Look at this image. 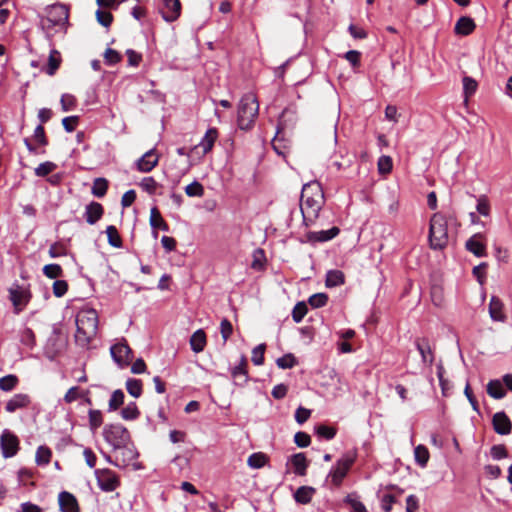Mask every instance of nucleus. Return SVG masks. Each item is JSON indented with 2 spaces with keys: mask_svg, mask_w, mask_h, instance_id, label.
I'll list each match as a JSON object with an SVG mask.
<instances>
[{
  "mask_svg": "<svg viewBox=\"0 0 512 512\" xmlns=\"http://www.w3.org/2000/svg\"><path fill=\"white\" fill-rule=\"evenodd\" d=\"M163 8L160 10L161 16L164 21L172 23L176 21L181 15V2L180 0H162Z\"/></svg>",
  "mask_w": 512,
  "mask_h": 512,
  "instance_id": "ddd939ff",
  "label": "nucleus"
},
{
  "mask_svg": "<svg viewBox=\"0 0 512 512\" xmlns=\"http://www.w3.org/2000/svg\"><path fill=\"white\" fill-rule=\"evenodd\" d=\"M95 477L98 487L103 492H113L120 486L119 476L111 469H96Z\"/></svg>",
  "mask_w": 512,
  "mask_h": 512,
  "instance_id": "6e6552de",
  "label": "nucleus"
},
{
  "mask_svg": "<svg viewBox=\"0 0 512 512\" xmlns=\"http://www.w3.org/2000/svg\"><path fill=\"white\" fill-rule=\"evenodd\" d=\"M328 302V296L325 293H316L309 297L308 303L313 308H321L325 306Z\"/></svg>",
  "mask_w": 512,
  "mask_h": 512,
  "instance_id": "6e6d98bb",
  "label": "nucleus"
},
{
  "mask_svg": "<svg viewBox=\"0 0 512 512\" xmlns=\"http://www.w3.org/2000/svg\"><path fill=\"white\" fill-rule=\"evenodd\" d=\"M293 472L299 476H305L309 462L304 453H296L290 457Z\"/></svg>",
  "mask_w": 512,
  "mask_h": 512,
  "instance_id": "b1692460",
  "label": "nucleus"
},
{
  "mask_svg": "<svg viewBox=\"0 0 512 512\" xmlns=\"http://www.w3.org/2000/svg\"><path fill=\"white\" fill-rule=\"evenodd\" d=\"M218 136V130L215 127L209 128L200 143L195 146V149L201 148L203 155L209 153L218 139Z\"/></svg>",
  "mask_w": 512,
  "mask_h": 512,
  "instance_id": "5701e85b",
  "label": "nucleus"
},
{
  "mask_svg": "<svg viewBox=\"0 0 512 512\" xmlns=\"http://www.w3.org/2000/svg\"><path fill=\"white\" fill-rule=\"evenodd\" d=\"M98 330V314L93 308L80 310L76 315L75 342L78 346H89Z\"/></svg>",
  "mask_w": 512,
  "mask_h": 512,
  "instance_id": "f03ea898",
  "label": "nucleus"
},
{
  "mask_svg": "<svg viewBox=\"0 0 512 512\" xmlns=\"http://www.w3.org/2000/svg\"><path fill=\"white\" fill-rule=\"evenodd\" d=\"M58 502L61 512H79V505L76 497L67 491L59 493Z\"/></svg>",
  "mask_w": 512,
  "mask_h": 512,
  "instance_id": "412c9836",
  "label": "nucleus"
},
{
  "mask_svg": "<svg viewBox=\"0 0 512 512\" xmlns=\"http://www.w3.org/2000/svg\"><path fill=\"white\" fill-rule=\"evenodd\" d=\"M108 190V181L105 178H96L92 186V194L98 198L106 195Z\"/></svg>",
  "mask_w": 512,
  "mask_h": 512,
  "instance_id": "e433bc0d",
  "label": "nucleus"
},
{
  "mask_svg": "<svg viewBox=\"0 0 512 512\" xmlns=\"http://www.w3.org/2000/svg\"><path fill=\"white\" fill-rule=\"evenodd\" d=\"M449 242L448 222L442 213H435L430 219L429 244L433 250L444 249Z\"/></svg>",
  "mask_w": 512,
  "mask_h": 512,
  "instance_id": "7ed1b4c3",
  "label": "nucleus"
},
{
  "mask_svg": "<svg viewBox=\"0 0 512 512\" xmlns=\"http://www.w3.org/2000/svg\"><path fill=\"white\" fill-rule=\"evenodd\" d=\"M68 290V284L65 280H56L53 283V294L56 297H62Z\"/></svg>",
  "mask_w": 512,
  "mask_h": 512,
  "instance_id": "338daca9",
  "label": "nucleus"
},
{
  "mask_svg": "<svg viewBox=\"0 0 512 512\" xmlns=\"http://www.w3.org/2000/svg\"><path fill=\"white\" fill-rule=\"evenodd\" d=\"M266 345L259 344L252 350V362L256 366H260L264 363V353H265Z\"/></svg>",
  "mask_w": 512,
  "mask_h": 512,
  "instance_id": "4d7b16f0",
  "label": "nucleus"
},
{
  "mask_svg": "<svg viewBox=\"0 0 512 512\" xmlns=\"http://www.w3.org/2000/svg\"><path fill=\"white\" fill-rule=\"evenodd\" d=\"M110 353L113 360L120 366L123 367L129 364L131 360L132 350L127 344V341L122 338L121 341L114 344L110 348Z\"/></svg>",
  "mask_w": 512,
  "mask_h": 512,
  "instance_id": "9b49d317",
  "label": "nucleus"
},
{
  "mask_svg": "<svg viewBox=\"0 0 512 512\" xmlns=\"http://www.w3.org/2000/svg\"><path fill=\"white\" fill-rule=\"evenodd\" d=\"M126 389L131 396L138 398L142 394V381L135 378H129L126 381Z\"/></svg>",
  "mask_w": 512,
  "mask_h": 512,
  "instance_id": "ea45409f",
  "label": "nucleus"
},
{
  "mask_svg": "<svg viewBox=\"0 0 512 512\" xmlns=\"http://www.w3.org/2000/svg\"><path fill=\"white\" fill-rule=\"evenodd\" d=\"M57 168V165L51 161H46L41 164H39L34 172L35 175L38 177H45L48 174L52 173Z\"/></svg>",
  "mask_w": 512,
  "mask_h": 512,
  "instance_id": "3c124183",
  "label": "nucleus"
},
{
  "mask_svg": "<svg viewBox=\"0 0 512 512\" xmlns=\"http://www.w3.org/2000/svg\"><path fill=\"white\" fill-rule=\"evenodd\" d=\"M139 186L143 191L147 192L150 195H154L156 193L157 188L159 187V184L153 177L148 176L144 177L141 180Z\"/></svg>",
  "mask_w": 512,
  "mask_h": 512,
  "instance_id": "c03bdc74",
  "label": "nucleus"
},
{
  "mask_svg": "<svg viewBox=\"0 0 512 512\" xmlns=\"http://www.w3.org/2000/svg\"><path fill=\"white\" fill-rule=\"evenodd\" d=\"M489 314L494 321H503L505 318L503 313V303L496 296H492L490 299Z\"/></svg>",
  "mask_w": 512,
  "mask_h": 512,
  "instance_id": "bb28decb",
  "label": "nucleus"
},
{
  "mask_svg": "<svg viewBox=\"0 0 512 512\" xmlns=\"http://www.w3.org/2000/svg\"><path fill=\"white\" fill-rule=\"evenodd\" d=\"M492 425L494 431L499 435H508L512 430V422L505 412H497L493 415Z\"/></svg>",
  "mask_w": 512,
  "mask_h": 512,
  "instance_id": "a211bd4d",
  "label": "nucleus"
},
{
  "mask_svg": "<svg viewBox=\"0 0 512 512\" xmlns=\"http://www.w3.org/2000/svg\"><path fill=\"white\" fill-rule=\"evenodd\" d=\"M308 312L307 305L304 302H298L292 310V318L295 323H300Z\"/></svg>",
  "mask_w": 512,
  "mask_h": 512,
  "instance_id": "603ef678",
  "label": "nucleus"
},
{
  "mask_svg": "<svg viewBox=\"0 0 512 512\" xmlns=\"http://www.w3.org/2000/svg\"><path fill=\"white\" fill-rule=\"evenodd\" d=\"M315 488L311 486H301L294 493V499L299 504H308L315 494Z\"/></svg>",
  "mask_w": 512,
  "mask_h": 512,
  "instance_id": "cd10ccee",
  "label": "nucleus"
},
{
  "mask_svg": "<svg viewBox=\"0 0 512 512\" xmlns=\"http://www.w3.org/2000/svg\"><path fill=\"white\" fill-rule=\"evenodd\" d=\"M190 346L193 352L200 353L206 346V334L202 329L196 330L190 337Z\"/></svg>",
  "mask_w": 512,
  "mask_h": 512,
  "instance_id": "a878e982",
  "label": "nucleus"
},
{
  "mask_svg": "<svg viewBox=\"0 0 512 512\" xmlns=\"http://www.w3.org/2000/svg\"><path fill=\"white\" fill-rule=\"evenodd\" d=\"M20 341L23 345L32 348L35 345V334L30 328H24L20 335Z\"/></svg>",
  "mask_w": 512,
  "mask_h": 512,
  "instance_id": "13d9d810",
  "label": "nucleus"
},
{
  "mask_svg": "<svg viewBox=\"0 0 512 512\" xmlns=\"http://www.w3.org/2000/svg\"><path fill=\"white\" fill-rule=\"evenodd\" d=\"M19 383V379L14 374H9L0 378V390L4 392H10L16 388Z\"/></svg>",
  "mask_w": 512,
  "mask_h": 512,
  "instance_id": "c9c22d12",
  "label": "nucleus"
},
{
  "mask_svg": "<svg viewBox=\"0 0 512 512\" xmlns=\"http://www.w3.org/2000/svg\"><path fill=\"white\" fill-rule=\"evenodd\" d=\"M220 332L223 338V344L227 342V340L230 338V336L233 333V326L231 322L224 318L220 323Z\"/></svg>",
  "mask_w": 512,
  "mask_h": 512,
  "instance_id": "680f3d73",
  "label": "nucleus"
},
{
  "mask_svg": "<svg viewBox=\"0 0 512 512\" xmlns=\"http://www.w3.org/2000/svg\"><path fill=\"white\" fill-rule=\"evenodd\" d=\"M276 364L281 369H291L297 364V359L293 354L288 353L279 357L276 360Z\"/></svg>",
  "mask_w": 512,
  "mask_h": 512,
  "instance_id": "09e8293b",
  "label": "nucleus"
},
{
  "mask_svg": "<svg viewBox=\"0 0 512 512\" xmlns=\"http://www.w3.org/2000/svg\"><path fill=\"white\" fill-rule=\"evenodd\" d=\"M490 455L494 460H501L508 456V451H507L505 445H502V444L493 445L490 449Z\"/></svg>",
  "mask_w": 512,
  "mask_h": 512,
  "instance_id": "052dcab7",
  "label": "nucleus"
},
{
  "mask_svg": "<svg viewBox=\"0 0 512 512\" xmlns=\"http://www.w3.org/2000/svg\"><path fill=\"white\" fill-rule=\"evenodd\" d=\"M476 28L475 22L472 18L467 16L460 17L454 27V32L457 35L467 36L471 34Z\"/></svg>",
  "mask_w": 512,
  "mask_h": 512,
  "instance_id": "393cba45",
  "label": "nucleus"
},
{
  "mask_svg": "<svg viewBox=\"0 0 512 512\" xmlns=\"http://www.w3.org/2000/svg\"><path fill=\"white\" fill-rule=\"evenodd\" d=\"M414 345L421 355V360L424 365L431 366L434 362L435 355L431 348L429 339L426 337H418L414 341Z\"/></svg>",
  "mask_w": 512,
  "mask_h": 512,
  "instance_id": "2eb2a0df",
  "label": "nucleus"
},
{
  "mask_svg": "<svg viewBox=\"0 0 512 512\" xmlns=\"http://www.w3.org/2000/svg\"><path fill=\"white\" fill-rule=\"evenodd\" d=\"M231 376L234 380V383L239 386H244L249 380L247 369L238 366H235L231 369Z\"/></svg>",
  "mask_w": 512,
  "mask_h": 512,
  "instance_id": "72a5a7b5",
  "label": "nucleus"
},
{
  "mask_svg": "<svg viewBox=\"0 0 512 512\" xmlns=\"http://www.w3.org/2000/svg\"><path fill=\"white\" fill-rule=\"evenodd\" d=\"M69 10L65 4L55 3L47 10V27L62 26L68 22Z\"/></svg>",
  "mask_w": 512,
  "mask_h": 512,
  "instance_id": "1a4fd4ad",
  "label": "nucleus"
},
{
  "mask_svg": "<svg viewBox=\"0 0 512 512\" xmlns=\"http://www.w3.org/2000/svg\"><path fill=\"white\" fill-rule=\"evenodd\" d=\"M377 165L380 174H388L392 171L393 168L392 158L387 155H382L378 159Z\"/></svg>",
  "mask_w": 512,
  "mask_h": 512,
  "instance_id": "864d4df0",
  "label": "nucleus"
},
{
  "mask_svg": "<svg viewBox=\"0 0 512 512\" xmlns=\"http://www.w3.org/2000/svg\"><path fill=\"white\" fill-rule=\"evenodd\" d=\"M294 442L298 447L305 448L310 445L311 438L307 433L299 431L294 435Z\"/></svg>",
  "mask_w": 512,
  "mask_h": 512,
  "instance_id": "0e129e2a",
  "label": "nucleus"
},
{
  "mask_svg": "<svg viewBox=\"0 0 512 512\" xmlns=\"http://www.w3.org/2000/svg\"><path fill=\"white\" fill-rule=\"evenodd\" d=\"M114 450L113 458L111 456H107V461L119 468H125L129 466L138 456L137 451L134 447L128 444H123L121 447H116Z\"/></svg>",
  "mask_w": 512,
  "mask_h": 512,
  "instance_id": "0eeeda50",
  "label": "nucleus"
},
{
  "mask_svg": "<svg viewBox=\"0 0 512 512\" xmlns=\"http://www.w3.org/2000/svg\"><path fill=\"white\" fill-rule=\"evenodd\" d=\"M324 204V193L318 182L305 184L301 191L300 208L306 226L314 223Z\"/></svg>",
  "mask_w": 512,
  "mask_h": 512,
  "instance_id": "f257e3e1",
  "label": "nucleus"
},
{
  "mask_svg": "<svg viewBox=\"0 0 512 512\" xmlns=\"http://www.w3.org/2000/svg\"><path fill=\"white\" fill-rule=\"evenodd\" d=\"M259 112V103L255 95L245 94L238 106L237 122L241 130H249L252 128Z\"/></svg>",
  "mask_w": 512,
  "mask_h": 512,
  "instance_id": "20e7f679",
  "label": "nucleus"
},
{
  "mask_svg": "<svg viewBox=\"0 0 512 512\" xmlns=\"http://www.w3.org/2000/svg\"><path fill=\"white\" fill-rule=\"evenodd\" d=\"M106 234H107V238H108V243L111 246H113L115 248L122 247V239H121L120 234L115 226L109 225L106 228Z\"/></svg>",
  "mask_w": 512,
  "mask_h": 512,
  "instance_id": "4c0bfd02",
  "label": "nucleus"
},
{
  "mask_svg": "<svg viewBox=\"0 0 512 512\" xmlns=\"http://www.w3.org/2000/svg\"><path fill=\"white\" fill-rule=\"evenodd\" d=\"M463 94L465 103L468 102L469 98L475 94L478 84L475 79L470 76L463 77Z\"/></svg>",
  "mask_w": 512,
  "mask_h": 512,
  "instance_id": "473e14b6",
  "label": "nucleus"
},
{
  "mask_svg": "<svg viewBox=\"0 0 512 512\" xmlns=\"http://www.w3.org/2000/svg\"><path fill=\"white\" fill-rule=\"evenodd\" d=\"M83 394L81 393L79 387L74 386L68 389L64 396V401L68 404L76 401L77 399L81 398Z\"/></svg>",
  "mask_w": 512,
  "mask_h": 512,
  "instance_id": "774afa93",
  "label": "nucleus"
},
{
  "mask_svg": "<svg viewBox=\"0 0 512 512\" xmlns=\"http://www.w3.org/2000/svg\"><path fill=\"white\" fill-rule=\"evenodd\" d=\"M414 456H415L416 463L420 467H422V468L426 467L429 457H430L429 451L426 446L421 445V444L416 446L414 449Z\"/></svg>",
  "mask_w": 512,
  "mask_h": 512,
  "instance_id": "f704fd0d",
  "label": "nucleus"
},
{
  "mask_svg": "<svg viewBox=\"0 0 512 512\" xmlns=\"http://www.w3.org/2000/svg\"><path fill=\"white\" fill-rule=\"evenodd\" d=\"M315 433L320 438L331 440L336 436L337 429L332 426L320 424L315 427Z\"/></svg>",
  "mask_w": 512,
  "mask_h": 512,
  "instance_id": "58836bf2",
  "label": "nucleus"
},
{
  "mask_svg": "<svg viewBox=\"0 0 512 512\" xmlns=\"http://www.w3.org/2000/svg\"><path fill=\"white\" fill-rule=\"evenodd\" d=\"M185 193L189 197H201L204 194V188L198 181H193L185 187Z\"/></svg>",
  "mask_w": 512,
  "mask_h": 512,
  "instance_id": "5fc2aeb1",
  "label": "nucleus"
},
{
  "mask_svg": "<svg viewBox=\"0 0 512 512\" xmlns=\"http://www.w3.org/2000/svg\"><path fill=\"white\" fill-rule=\"evenodd\" d=\"M150 225L151 227L156 230L160 229L162 231H168L169 226L166 223V221L161 216L160 211L157 209V207H152L150 211Z\"/></svg>",
  "mask_w": 512,
  "mask_h": 512,
  "instance_id": "c85d7f7f",
  "label": "nucleus"
},
{
  "mask_svg": "<svg viewBox=\"0 0 512 512\" xmlns=\"http://www.w3.org/2000/svg\"><path fill=\"white\" fill-rule=\"evenodd\" d=\"M483 237L481 233H476L465 243L466 249L476 257L486 256V245L482 242Z\"/></svg>",
  "mask_w": 512,
  "mask_h": 512,
  "instance_id": "aec40b11",
  "label": "nucleus"
},
{
  "mask_svg": "<svg viewBox=\"0 0 512 512\" xmlns=\"http://www.w3.org/2000/svg\"><path fill=\"white\" fill-rule=\"evenodd\" d=\"M103 213V206L98 202L92 201L85 207L84 218L88 224L94 225L101 219Z\"/></svg>",
  "mask_w": 512,
  "mask_h": 512,
  "instance_id": "4be33fe9",
  "label": "nucleus"
},
{
  "mask_svg": "<svg viewBox=\"0 0 512 512\" xmlns=\"http://www.w3.org/2000/svg\"><path fill=\"white\" fill-rule=\"evenodd\" d=\"M48 253L51 258H58L65 256L67 254V249L64 244L56 242L50 246Z\"/></svg>",
  "mask_w": 512,
  "mask_h": 512,
  "instance_id": "bf43d9fd",
  "label": "nucleus"
},
{
  "mask_svg": "<svg viewBox=\"0 0 512 512\" xmlns=\"http://www.w3.org/2000/svg\"><path fill=\"white\" fill-rule=\"evenodd\" d=\"M43 274L50 279H57L63 275V269L59 264H47L43 267Z\"/></svg>",
  "mask_w": 512,
  "mask_h": 512,
  "instance_id": "49530a36",
  "label": "nucleus"
},
{
  "mask_svg": "<svg viewBox=\"0 0 512 512\" xmlns=\"http://www.w3.org/2000/svg\"><path fill=\"white\" fill-rule=\"evenodd\" d=\"M476 210L482 216L487 217L490 215L491 206L486 195H480L477 197Z\"/></svg>",
  "mask_w": 512,
  "mask_h": 512,
  "instance_id": "de8ad7c7",
  "label": "nucleus"
},
{
  "mask_svg": "<svg viewBox=\"0 0 512 512\" xmlns=\"http://www.w3.org/2000/svg\"><path fill=\"white\" fill-rule=\"evenodd\" d=\"M10 300L13 303L16 312H20L30 299V292L27 288L20 286L18 284H14L9 289Z\"/></svg>",
  "mask_w": 512,
  "mask_h": 512,
  "instance_id": "f8f14e48",
  "label": "nucleus"
},
{
  "mask_svg": "<svg viewBox=\"0 0 512 512\" xmlns=\"http://www.w3.org/2000/svg\"><path fill=\"white\" fill-rule=\"evenodd\" d=\"M105 441L113 448L121 447L130 442L129 431L121 424H107L103 429Z\"/></svg>",
  "mask_w": 512,
  "mask_h": 512,
  "instance_id": "423d86ee",
  "label": "nucleus"
},
{
  "mask_svg": "<svg viewBox=\"0 0 512 512\" xmlns=\"http://www.w3.org/2000/svg\"><path fill=\"white\" fill-rule=\"evenodd\" d=\"M124 393L122 390H115L109 400V411L117 410L124 403Z\"/></svg>",
  "mask_w": 512,
  "mask_h": 512,
  "instance_id": "8fccbe9b",
  "label": "nucleus"
},
{
  "mask_svg": "<svg viewBox=\"0 0 512 512\" xmlns=\"http://www.w3.org/2000/svg\"><path fill=\"white\" fill-rule=\"evenodd\" d=\"M159 162V156L156 153V149H150L136 162L137 170L142 173H148L152 171Z\"/></svg>",
  "mask_w": 512,
  "mask_h": 512,
  "instance_id": "dca6fc26",
  "label": "nucleus"
},
{
  "mask_svg": "<svg viewBox=\"0 0 512 512\" xmlns=\"http://www.w3.org/2000/svg\"><path fill=\"white\" fill-rule=\"evenodd\" d=\"M357 458V451L351 450L344 453L331 468L329 477L335 486H339L346 477L348 471Z\"/></svg>",
  "mask_w": 512,
  "mask_h": 512,
  "instance_id": "39448f33",
  "label": "nucleus"
},
{
  "mask_svg": "<svg viewBox=\"0 0 512 512\" xmlns=\"http://www.w3.org/2000/svg\"><path fill=\"white\" fill-rule=\"evenodd\" d=\"M52 451L47 446H39L36 451L35 461L39 466H46L50 463Z\"/></svg>",
  "mask_w": 512,
  "mask_h": 512,
  "instance_id": "2f4dec72",
  "label": "nucleus"
},
{
  "mask_svg": "<svg viewBox=\"0 0 512 512\" xmlns=\"http://www.w3.org/2000/svg\"><path fill=\"white\" fill-rule=\"evenodd\" d=\"M105 62L108 65H114L121 60V55L114 49L108 48L104 53Z\"/></svg>",
  "mask_w": 512,
  "mask_h": 512,
  "instance_id": "69168bd1",
  "label": "nucleus"
},
{
  "mask_svg": "<svg viewBox=\"0 0 512 512\" xmlns=\"http://www.w3.org/2000/svg\"><path fill=\"white\" fill-rule=\"evenodd\" d=\"M31 404V397L25 393H17L6 402L5 410L8 413H14L19 409H25Z\"/></svg>",
  "mask_w": 512,
  "mask_h": 512,
  "instance_id": "6ab92c4d",
  "label": "nucleus"
},
{
  "mask_svg": "<svg viewBox=\"0 0 512 512\" xmlns=\"http://www.w3.org/2000/svg\"><path fill=\"white\" fill-rule=\"evenodd\" d=\"M294 118L295 113L290 109H284L279 117L276 136L272 142L274 150L279 155H284V152L281 149V146L277 144L279 141L278 136L288 127V121H293Z\"/></svg>",
  "mask_w": 512,
  "mask_h": 512,
  "instance_id": "4468645a",
  "label": "nucleus"
},
{
  "mask_svg": "<svg viewBox=\"0 0 512 512\" xmlns=\"http://www.w3.org/2000/svg\"><path fill=\"white\" fill-rule=\"evenodd\" d=\"M0 446L5 458L13 457L19 450V439L13 432L5 429L0 438Z\"/></svg>",
  "mask_w": 512,
  "mask_h": 512,
  "instance_id": "9d476101",
  "label": "nucleus"
},
{
  "mask_svg": "<svg viewBox=\"0 0 512 512\" xmlns=\"http://www.w3.org/2000/svg\"><path fill=\"white\" fill-rule=\"evenodd\" d=\"M61 63V55L57 50H51L49 59H48V69L47 73L49 75H54L56 70L59 68Z\"/></svg>",
  "mask_w": 512,
  "mask_h": 512,
  "instance_id": "79ce46f5",
  "label": "nucleus"
},
{
  "mask_svg": "<svg viewBox=\"0 0 512 512\" xmlns=\"http://www.w3.org/2000/svg\"><path fill=\"white\" fill-rule=\"evenodd\" d=\"M340 232L338 227H332L328 230L321 231H310L305 235V241L311 244H315L317 242H327L335 238Z\"/></svg>",
  "mask_w": 512,
  "mask_h": 512,
  "instance_id": "f3484780",
  "label": "nucleus"
},
{
  "mask_svg": "<svg viewBox=\"0 0 512 512\" xmlns=\"http://www.w3.org/2000/svg\"><path fill=\"white\" fill-rule=\"evenodd\" d=\"M487 393L494 399H502L506 395V390L504 389L500 380H490L487 384Z\"/></svg>",
  "mask_w": 512,
  "mask_h": 512,
  "instance_id": "c756f323",
  "label": "nucleus"
},
{
  "mask_svg": "<svg viewBox=\"0 0 512 512\" xmlns=\"http://www.w3.org/2000/svg\"><path fill=\"white\" fill-rule=\"evenodd\" d=\"M97 21L104 27H109L113 21V15L109 11L98 9L96 11Z\"/></svg>",
  "mask_w": 512,
  "mask_h": 512,
  "instance_id": "e2e57ef3",
  "label": "nucleus"
},
{
  "mask_svg": "<svg viewBox=\"0 0 512 512\" xmlns=\"http://www.w3.org/2000/svg\"><path fill=\"white\" fill-rule=\"evenodd\" d=\"M140 412L135 402H130L121 410V416L124 420H135Z\"/></svg>",
  "mask_w": 512,
  "mask_h": 512,
  "instance_id": "37998d69",
  "label": "nucleus"
},
{
  "mask_svg": "<svg viewBox=\"0 0 512 512\" xmlns=\"http://www.w3.org/2000/svg\"><path fill=\"white\" fill-rule=\"evenodd\" d=\"M267 462V457L263 453H253L249 456L247 464L254 469L262 468Z\"/></svg>",
  "mask_w": 512,
  "mask_h": 512,
  "instance_id": "a18cd8bd",
  "label": "nucleus"
},
{
  "mask_svg": "<svg viewBox=\"0 0 512 512\" xmlns=\"http://www.w3.org/2000/svg\"><path fill=\"white\" fill-rule=\"evenodd\" d=\"M88 417L89 426L92 431H96L103 424V416L100 410L90 409Z\"/></svg>",
  "mask_w": 512,
  "mask_h": 512,
  "instance_id": "a19ab883",
  "label": "nucleus"
},
{
  "mask_svg": "<svg viewBox=\"0 0 512 512\" xmlns=\"http://www.w3.org/2000/svg\"><path fill=\"white\" fill-rule=\"evenodd\" d=\"M344 273L340 270H329L326 274L325 284L327 287H337L344 284Z\"/></svg>",
  "mask_w": 512,
  "mask_h": 512,
  "instance_id": "7c9ffc66",
  "label": "nucleus"
}]
</instances>
